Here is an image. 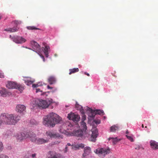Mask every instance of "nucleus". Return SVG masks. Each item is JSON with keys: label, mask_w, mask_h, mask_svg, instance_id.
I'll return each instance as SVG.
<instances>
[{"label": "nucleus", "mask_w": 158, "mask_h": 158, "mask_svg": "<svg viewBox=\"0 0 158 158\" xmlns=\"http://www.w3.org/2000/svg\"><path fill=\"white\" fill-rule=\"evenodd\" d=\"M61 118L57 114L52 112L45 116L43 119V123L48 127H53L56 124L60 123Z\"/></svg>", "instance_id": "f257e3e1"}, {"label": "nucleus", "mask_w": 158, "mask_h": 158, "mask_svg": "<svg viewBox=\"0 0 158 158\" xmlns=\"http://www.w3.org/2000/svg\"><path fill=\"white\" fill-rule=\"evenodd\" d=\"M0 118L2 123H4L9 125L15 124L20 119V117L18 115L7 113L2 114Z\"/></svg>", "instance_id": "f03ea898"}, {"label": "nucleus", "mask_w": 158, "mask_h": 158, "mask_svg": "<svg viewBox=\"0 0 158 158\" xmlns=\"http://www.w3.org/2000/svg\"><path fill=\"white\" fill-rule=\"evenodd\" d=\"M52 102L53 100L52 99H47L46 100L37 99L35 101V103L40 108H46Z\"/></svg>", "instance_id": "7ed1b4c3"}, {"label": "nucleus", "mask_w": 158, "mask_h": 158, "mask_svg": "<svg viewBox=\"0 0 158 158\" xmlns=\"http://www.w3.org/2000/svg\"><path fill=\"white\" fill-rule=\"evenodd\" d=\"M95 152L100 156H105L110 153V150L109 148H98L94 151Z\"/></svg>", "instance_id": "20e7f679"}, {"label": "nucleus", "mask_w": 158, "mask_h": 158, "mask_svg": "<svg viewBox=\"0 0 158 158\" xmlns=\"http://www.w3.org/2000/svg\"><path fill=\"white\" fill-rule=\"evenodd\" d=\"M12 39L15 43L19 44L24 43L26 41V39L23 37L17 35L12 37Z\"/></svg>", "instance_id": "39448f33"}, {"label": "nucleus", "mask_w": 158, "mask_h": 158, "mask_svg": "<svg viewBox=\"0 0 158 158\" xmlns=\"http://www.w3.org/2000/svg\"><path fill=\"white\" fill-rule=\"evenodd\" d=\"M27 138H29L32 142L36 143L37 138L36 135L34 133L32 132H27Z\"/></svg>", "instance_id": "423d86ee"}, {"label": "nucleus", "mask_w": 158, "mask_h": 158, "mask_svg": "<svg viewBox=\"0 0 158 158\" xmlns=\"http://www.w3.org/2000/svg\"><path fill=\"white\" fill-rule=\"evenodd\" d=\"M15 137L18 141H21L26 138L27 132L18 133L15 135Z\"/></svg>", "instance_id": "0eeeda50"}, {"label": "nucleus", "mask_w": 158, "mask_h": 158, "mask_svg": "<svg viewBox=\"0 0 158 158\" xmlns=\"http://www.w3.org/2000/svg\"><path fill=\"white\" fill-rule=\"evenodd\" d=\"M92 134L91 136L90 141L95 142L96 140V138L98 135V131L96 128L94 127L91 130Z\"/></svg>", "instance_id": "6e6552de"}, {"label": "nucleus", "mask_w": 158, "mask_h": 158, "mask_svg": "<svg viewBox=\"0 0 158 158\" xmlns=\"http://www.w3.org/2000/svg\"><path fill=\"white\" fill-rule=\"evenodd\" d=\"M75 107L77 108V109L80 110L81 113L82 114L81 122H84L85 120H86V116L84 114V110L83 109V107L77 104V103H76L75 105Z\"/></svg>", "instance_id": "1a4fd4ad"}, {"label": "nucleus", "mask_w": 158, "mask_h": 158, "mask_svg": "<svg viewBox=\"0 0 158 158\" xmlns=\"http://www.w3.org/2000/svg\"><path fill=\"white\" fill-rule=\"evenodd\" d=\"M67 117L69 119L72 120L74 122H77L80 119V117L79 115H76L74 113L68 114Z\"/></svg>", "instance_id": "9d476101"}, {"label": "nucleus", "mask_w": 158, "mask_h": 158, "mask_svg": "<svg viewBox=\"0 0 158 158\" xmlns=\"http://www.w3.org/2000/svg\"><path fill=\"white\" fill-rule=\"evenodd\" d=\"M48 158H64V157L60 154L53 152H50L48 155Z\"/></svg>", "instance_id": "9b49d317"}, {"label": "nucleus", "mask_w": 158, "mask_h": 158, "mask_svg": "<svg viewBox=\"0 0 158 158\" xmlns=\"http://www.w3.org/2000/svg\"><path fill=\"white\" fill-rule=\"evenodd\" d=\"M32 47L35 50L39 52L40 50V46L39 44H37L36 42L34 41H32L31 42Z\"/></svg>", "instance_id": "f8f14e48"}, {"label": "nucleus", "mask_w": 158, "mask_h": 158, "mask_svg": "<svg viewBox=\"0 0 158 158\" xmlns=\"http://www.w3.org/2000/svg\"><path fill=\"white\" fill-rule=\"evenodd\" d=\"M0 93L2 96L6 97L11 94V93L7 91L6 89L2 88L0 89Z\"/></svg>", "instance_id": "ddd939ff"}, {"label": "nucleus", "mask_w": 158, "mask_h": 158, "mask_svg": "<svg viewBox=\"0 0 158 158\" xmlns=\"http://www.w3.org/2000/svg\"><path fill=\"white\" fill-rule=\"evenodd\" d=\"M17 84L15 82L9 81L6 83V86L7 88L9 89H16L17 86Z\"/></svg>", "instance_id": "4468645a"}, {"label": "nucleus", "mask_w": 158, "mask_h": 158, "mask_svg": "<svg viewBox=\"0 0 158 158\" xmlns=\"http://www.w3.org/2000/svg\"><path fill=\"white\" fill-rule=\"evenodd\" d=\"M26 109V107L23 105H18L16 107V110L18 112L23 113Z\"/></svg>", "instance_id": "2eb2a0df"}, {"label": "nucleus", "mask_w": 158, "mask_h": 158, "mask_svg": "<svg viewBox=\"0 0 158 158\" xmlns=\"http://www.w3.org/2000/svg\"><path fill=\"white\" fill-rule=\"evenodd\" d=\"M48 139H45L43 138H37L36 143L38 144H41L48 143Z\"/></svg>", "instance_id": "dca6fc26"}, {"label": "nucleus", "mask_w": 158, "mask_h": 158, "mask_svg": "<svg viewBox=\"0 0 158 158\" xmlns=\"http://www.w3.org/2000/svg\"><path fill=\"white\" fill-rule=\"evenodd\" d=\"M150 146L154 149H158V143L154 140H151L150 142Z\"/></svg>", "instance_id": "f3484780"}, {"label": "nucleus", "mask_w": 158, "mask_h": 158, "mask_svg": "<svg viewBox=\"0 0 158 158\" xmlns=\"http://www.w3.org/2000/svg\"><path fill=\"white\" fill-rule=\"evenodd\" d=\"M91 152V148L90 147H87L85 148L84 149V153L83 154V156H85L88 155Z\"/></svg>", "instance_id": "a211bd4d"}, {"label": "nucleus", "mask_w": 158, "mask_h": 158, "mask_svg": "<svg viewBox=\"0 0 158 158\" xmlns=\"http://www.w3.org/2000/svg\"><path fill=\"white\" fill-rule=\"evenodd\" d=\"M48 81L51 85V84H54L56 82V79L55 77L51 76L48 78Z\"/></svg>", "instance_id": "6ab92c4d"}, {"label": "nucleus", "mask_w": 158, "mask_h": 158, "mask_svg": "<svg viewBox=\"0 0 158 158\" xmlns=\"http://www.w3.org/2000/svg\"><path fill=\"white\" fill-rule=\"evenodd\" d=\"M26 78V79L24 80L26 84L28 85H31V84H32L34 82V81L31 80V78L30 77H27Z\"/></svg>", "instance_id": "aec40b11"}, {"label": "nucleus", "mask_w": 158, "mask_h": 158, "mask_svg": "<svg viewBox=\"0 0 158 158\" xmlns=\"http://www.w3.org/2000/svg\"><path fill=\"white\" fill-rule=\"evenodd\" d=\"M81 130L83 131H86L87 129V126L86 125V123L84 122H81L80 123Z\"/></svg>", "instance_id": "412c9836"}, {"label": "nucleus", "mask_w": 158, "mask_h": 158, "mask_svg": "<svg viewBox=\"0 0 158 158\" xmlns=\"http://www.w3.org/2000/svg\"><path fill=\"white\" fill-rule=\"evenodd\" d=\"M75 134L76 135L78 136V137H83V131L81 130H77L75 132Z\"/></svg>", "instance_id": "4be33fe9"}, {"label": "nucleus", "mask_w": 158, "mask_h": 158, "mask_svg": "<svg viewBox=\"0 0 158 158\" xmlns=\"http://www.w3.org/2000/svg\"><path fill=\"white\" fill-rule=\"evenodd\" d=\"M50 50V47L49 46L46 45L44 49V52L45 53V56L46 57H48V51Z\"/></svg>", "instance_id": "5701e85b"}, {"label": "nucleus", "mask_w": 158, "mask_h": 158, "mask_svg": "<svg viewBox=\"0 0 158 158\" xmlns=\"http://www.w3.org/2000/svg\"><path fill=\"white\" fill-rule=\"evenodd\" d=\"M85 109L86 110V111H89V112H90L92 114V116H92L93 117H94V111L92 109H91V108H89L88 106H86L85 107Z\"/></svg>", "instance_id": "b1692460"}, {"label": "nucleus", "mask_w": 158, "mask_h": 158, "mask_svg": "<svg viewBox=\"0 0 158 158\" xmlns=\"http://www.w3.org/2000/svg\"><path fill=\"white\" fill-rule=\"evenodd\" d=\"M79 70L78 68H74L73 69H69V74L70 75L72 73H75L79 71Z\"/></svg>", "instance_id": "393cba45"}, {"label": "nucleus", "mask_w": 158, "mask_h": 158, "mask_svg": "<svg viewBox=\"0 0 158 158\" xmlns=\"http://www.w3.org/2000/svg\"><path fill=\"white\" fill-rule=\"evenodd\" d=\"M4 31H9L10 32H15L18 31V28L17 27H14L13 28H9V29H5Z\"/></svg>", "instance_id": "a878e982"}, {"label": "nucleus", "mask_w": 158, "mask_h": 158, "mask_svg": "<svg viewBox=\"0 0 158 158\" xmlns=\"http://www.w3.org/2000/svg\"><path fill=\"white\" fill-rule=\"evenodd\" d=\"M118 128L119 127L118 126L115 125H113L110 127V131L114 132L116 131H118Z\"/></svg>", "instance_id": "bb28decb"}, {"label": "nucleus", "mask_w": 158, "mask_h": 158, "mask_svg": "<svg viewBox=\"0 0 158 158\" xmlns=\"http://www.w3.org/2000/svg\"><path fill=\"white\" fill-rule=\"evenodd\" d=\"M46 135L48 136H49L51 138L52 137H55L56 136V134H55L54 133H53L51 131H48L46 132Z\"/></svg>", "instance_id": "cd10ccee"}, {"label": "nucleus", "mask_w": 158, "mask_h": 158, "mask_svg": "<svg viewBox=\"0 0 158 158\" xmlns=\"http://www.w3.org/2000/svg\"><path fill=\"white\" fill-rule=\"evenodd\" d=\"M110 139H112V142L113 143V144L114 145L117 143L119 141H120V140L118 139L117 137L115 138H109V140Z\"/></svg>", "instance_id": "c85d7f7f"}, {"label": "nucleus", "mask_w": 158, "mask_h": 158, "mask_svg": "<svg viewBox=\"0 0 158 158\" xmlns=\"http://www.w3.org/2000/svg\"><path fill=\"white\" fill-rule=\"evenodd\" d=\"M17 86L16 89H18L20 92H22L24 89L23 86L22 85H19L18 84H17Z\"/></svg>", "instance_id": "c756f323"}, {"label": "nucleus", "mask_w": 158, "mask_h": 158, "mask_svg": "<svg viewBox=\"0 0 158 158\" xmlns=\"http://www.w3.org/2000/svg\"><path fill=\"white\" fill-rule=\"evenodd\" d=\"M84 147V144L83 143L78 144L75 146L73 147L75 149H78L79 148H83Z\"/></svg>", "instance_id": "7c9ffc66"}, {"label": "nucleus", "mask_w": 158, "mask_h": 158, "mask_svg": "<svg viewBox=\"0 0 158 158\" xmlns=\"http://www.w3.org/2000/svg\"><path fill=\"white\" fill-rule=\"evenodd\" d=\"M95 114H99L100 115H103V114H104L103 110H95Z\"/></svg>", "instance_id": "2f4dec72"}, {"label": "nucleus", "mask_w": 158, "mask_h": 158, "mask_svg": "<svg viewBox=\"0 0 158 158\" xmlns=\"http://www.w3.org/2000/svg\"><path fill=\"white\" fill-rule=\"evenodd\" d=\"M27 29L31 30H40V28H37L34 26H28L27 27Z\"/></svg>", "instance_id": "473e14b6"}, {"label": "nucleus", "mask_w": 158, "mask_h": 158, "mask_svg": "<svg viewBox=\"0 0 158 158\" xmlns=\"http://www.w3.org/2000/svg\"><path fill=\"white\" fill-rule=\"evenodd\" d=\"M36 155L35 153L33 154L30 156L26 157L25 158H36Z\"/></svg>", "instance_id": "72a5a7b5"}, {"label": "nucleus", "mask_w": 158, "mask_h": 158, "mask_svg": "<svg viewBox=\"0 0 158 158\" xmlns=\"http://www.w3.org/2000/svg\"><path fill=\"white\" fill-rule=\"evenodd\" d=\"M0 158H9L8 156L4 154H0Z\"/></svg>", "instance_id": "f704fd0d"}, {"label": "nucleus", "mask_w": 158, "mask_h": 158, "mask_svg": "<svg viewBox=\"0 0 158 158\" xmlns=\"http://www.w3.org/2000/svg\"><path fill=\"white\" fill-rule=\"evenodd\" d=\"M126 136L127 138L129 140H130L131 142L133 141V139L130 136H128L127 135H126Z\"/></svg>", "instance_id": "c9c22d12"}, {"label": "nucleus", "mask_w": 158, "mask_h": 158, "mask_svg": "<svg viewBox=\"0 0 158 158\" xmlns=\"http://www.w3.org/2000/svg\"><path fill=\"white\" fill-rule=\"evenodd\" d=\"M13 22L16 26L21 23L20 22L18 21V20H15Z\"/></svg>", "instance_id": "e433bc0d"}, {"label": "nucleus", "mask_w": 158, "mask_h": 158, "mask_svg": "<svg viewBox=\"0 0 158 158\" xmlns=\"http://www.w3.org/2000/svg\"><path fill=\"white\" fill-rule=\"evenodd\" d=\"M41 85H40L39 84H33L32 85V87H37L39 86H40Z\"/></svg>", "instance_id": "4c0bfd02"}, {"label": "nucleus", "mask_w": 158, "mask_h": 158, "mask_svg": "<svg viewBox=\"0 0 158 158\" xmlns=\"http://www.w3.org/2000/svg\"><path fill=\"white\" fill-rule=\"evenodd\" d=\"M68 148L67 146L66 145L65 149L64 150V153H67L68 152Z\"/></svg>", "instance_id": "58836bf2"}, {"label": "nucleus", "mask_w": 158, "mask_h": 158, "mask_svg": "<svg viewBox=\"0 0 158 158\" xmlns=\"http://www.w3.org/2000/svg\"><path fill=\"white\" fill-rule=\"evenodd\" d=\"M2 142H0V152H2Z\"/></svg>", "instance_id": "ea45409f"}, {"label": "nucleus", "mask_w": 158, "mask_h": 158, "mask_svg": "<svg viewBox=\"0 0 158 158\" xmlns=\"http://www.w3.org/2000/svg\"><path fill=\"white\" fill-rule=\"evenodd\" d=\"M94 122L96 124H99L100 123V121L99 120H94Z\"/></svg>", "instance_id": "a19ab883"}, {"label": "nucleus", "mask_w": 158, "mask_h": 158, "mask_svg": "<svg viewBox=\"0 0 158 158\" xmlns=\"http://www.w3.org/2000/svg\"><path fill=\"white\" fill-rule=\"evenodd\" d=\"M0 78H4V75L3 73H1L0 72Z\"/></svg>", "instance_id": "79ce46f5"}, {"label": "nucleus", "mask_w": 158, "mask_h": 158, "mask_svg": "<svg viewBox=\"0 0 158 158\" xmlns=\"http://www.w3.org/2000/svg\"><path fill=\"white\" fill-rule=\"evenodd\" d=\"M140 147L139 146H137V147H135V149L136 150H139L140 148Z\"/></svg>", "instance_id": "37998d69"}, {"label": "nucleus", "mask_w": 158, "mask_h": 158, "mask_svg": "<svg viewBox=\"0 0 158 158\" xmlns=\"http://www.w3.org/2000/svg\"><path fill=\"white\" fill-rule=\"evenodd\" d=\"M42 92L41 90H40V89H36V92Z\"/></svg>", "instance_id": "c03bdc74"}, {"label": "nucleus", "mask_w": 158, "mask_h": 158, "mask_svg": "<svg viewBox=\"0 0 158 158\" xmlns=\"http://www.w3.org/2000/svg\"><path fill=\"white\" fill-rule=\"evenodd\" d=\"M47 88H48V89H52L53 88L52 87H50L49 85H48Z\"/></svg>", "instance_id": "a18cd8bd"}, {"label": "nucleus", "mask_w": 158, "mask_h": 158, "mask_svg": "<svg viewBox=\"0 0 158 158\" xmlns=\"http://www.w3.org/2000/svg\"><path fill=\"white\" fill-rule=\"evenodd\" d=\"M84 74L85 75H87L88 76H89V74L88 73H87L86 72H85Z\"/></svg>", "instance_id": "49530a36"}, {"label": "nucleus", "mask_w": 158, "mask_h": 158, "mask_svg": "<svg viewBox=\"0 0 158 158\" xmlns=\"http://www.w3.org/2000/svg\"><path fill=\"white\" fill-rule=\"evenodd\" d=\"M71 145V144L70 143H68L67 144V145L66 146H70Z\"/></svg>", "instance_id": "de8ad7c7"}, {"label": "nucleus", "mask_w": 158, "mask_h": 158, "mask_svg": "<svg viewBox=\"0 0 158 158\" xmlns=\"http://www.w3.org/2000/svg\"><path fill=\"white\" fill-rule=\"evenodd\" d=\"M2 125V122L1 119L0 118V126Z\"/></svg>", "instance_id": "09e8293b"}, {"label": "nucleus", "mask_w": 158, "mask_h": 158, "mask_svg": "<svg viewBox=\"0 0 158 158\" xmlns=\"http://www.w3.org/2000/svg\"><path fill=\"white\" fill-rule=\"evenodd\" d=\"M42 58H43V61H44V56H42Z\"/></svg>", "instance_id": "8fccbe9b"}, {"label": "nucleus", "mask_w": 158, "mask_h": 158, "mask_svg": "<svg viewBox=\"0 0 158 158\" xmlns=\"http://www.w3.org/2000/svg\"><path fill=\"white\" fill-rule=\"evenodd\" d=\"M9 37H10V38H11L12 39V38L13 37H12L11 35H9Z\"/></svg>", "instance_id": "3c124183"}, {"label": "nucleus", "mask_w": 158, "mask_h": 158, "mask_svg": "<svg viewBox=\"0 0 158 158\" xmlns=\"http://www.w3.org/2000/svg\"><path fill=\"white\" fill-rule=\"evenodd\" d=\"M142 127L143 128L144 126H143V124L142 125Z\"/></svg>", "instance_id": "603ef678"}, {"label": "nucleus", "mask_w": 158, "mask_h": 158, "mask_svg": "<svg viewBox=\"0 0 158 158\" xmlns=\"http://www.w3.org/2000/svg\"><path fill=\"white\" fill-rule=\"evenodd\" d=\"M2 16H0V19H1Z\"/></svg>", "instance_id": "864d4df0"}, {"label": "nucleus", "mask_w": 158, "mask_h": 158, "mask_svg": "<svg viewBox=\"0 0 158 158\" xmlns=\"http://www.w3.org/2000/svg\"><path fill=\"white\" fill-rule=\"evenodd\" d=\"M145 128H147V126H145Z\"/></svg>", "instance_id": "5fc2aeb1"}, {"label": "nucleus", "mask_w": 158, "mask_h": 158, "mask_svg": "<svg viewBox=\"0 0 158 158\" xmlns=\"http://www.w3.org/2000/svg\"><path fill=\"white\" fill-rule=\"evenodd\" d=\"M128 133V132L127 131V134Z\"/></svg>", "instance_id": "6e6d98bb"}, {"label": "nucleus", "mask_w": 158, "mask_h": 158, "mask_svg": "<svg viewBox=\"0 0 158 158\" xmlns=\"http://www.w3.org/2000/svg\"><path fill=\"white\" fill-rule=\"evenodd\" d=\"M142 148V149H143V148Z\"/></svg>", "instance_id": "4d7b16f0"}, {"label": "nucleus", "mask_w": 158, "mask_h": 158, "mask_svg": "<svg viewBox=\"0 0 158 158\" xmlns=\"http://www.w3.org/2000/svg\"><path fill=\"white\" fill-rule=\"evenodd\" d=\"M84 131H83V132Z\"/></svg>", "instance_id": "13d9d810"}]
</instances>
